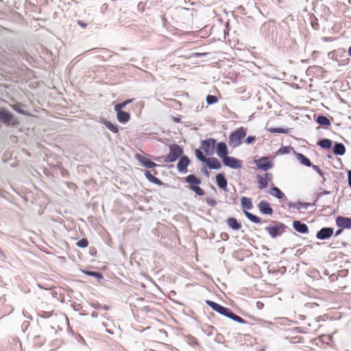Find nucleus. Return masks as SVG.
Segmentation results:
<instances>
[{"label": "nucleus", "instance_id": "9b49d317", "mask_svg": "<svg viewBox=\"0 0 351 351\" xmlns=\"http://www.w3.org/2000/svg\"><path fill=\"white\" fill-rule=\"evenodd\" d=\"M336 224L339 228L351 229V218L339 216L336 218Z\"/></svg>", "mask_w": 351, "mask_h": 351}, {"label": "nucleus", "instance_id": "b1692460", "mask_svg": "<svg viewBox=\"0 0 351 351\" xmlns=\"http://www.w3.org/2000/svg\"><path fill=\"white\" fill-rule=\"evenodd\" d=\"M296 158L300 161V163L305 165L306 167H311L312 163L311 160L304 154L298 153L296 154Z\"/></svg>", "mask_w": 351, "mask_h": 351}, {"label": "nucleus", "instance_id": "473e14b6", "mask_svg": "<svg viewBox=\"0 0 351 351\" xmlns=\"http://www.w3.org/2000/svg\"><path fill=\"white\" fill-rule=\"evenodd\" d=\"M133 101L132 99H127L122 103L117 104L114 106V110H122V108L125 107L128 104H130Z\"/></svg>", "mask_w": 351, "mask_h": 351}, {"label": "nucleus", "instance_id": "423d86ee", "mask_svg": "<svg viewBox=\"0 0 351 351\" xmlns=\"http://www.w3.org/2000/svg\"><path fill=\"white\" fill-rule=\"evenodd\" d=\"M216 141L214 138H207L202 141V148L207 156L214 154Z\"/></svg>", "mask_w": 351, "mask_h": 351}, {"label": "nucleus", "instance_id": "49530a36", "mask_svg": "<svg viewBox=\"0 0 351 351\" xmlns=\"http://www.w3.org/2000/svg\"><path fill=\"white\" fill-rule=\"evenodd\" d=\"M348 184L351 186V170L348 171Z\"/></svg>", "mask_w": 351, "mask_h": 351}, {"label": "nucleus", "instance_id": "4468645a", "mask_svg": "<svg viewBox=\"0 0 351 351\" xmlns=\"http://www.w3.org/2000/svg\"><path fill=\"white\" fill-rule=\"evenodd\" d=\"M293 228L295 231L302 234H307L309 231L308 226L300 221H294Z\"/></svg>", "mask_w": 351, "mask_h": 351}, {"label": "nucleus", "instance_id": "09e8293b", "mask_svg": "<svg viewBox=\"0 0 351 351\" xmlns=\"http://www.w3.org/2000/svg\"><path fill=\"white\" fill-rule=\"evenodd\" d=\"M77 24L80 25L81 27H82L83 28H85L86 27V24L83 23L82 21H77Z\"/></svg>", "mask_w": 351, "mask_h": 351}, {"label": "nucleus", "instance_id": "37998d69", "mask_svg": "<svg viewBox=\"0 0 351 351\" xmlns=\"http://www.w3.org/2000/svg\"><path fill=\"white\" fill-rule=\"evenodd\" d=\"M256 140V137L254 136H248L245 139V143L247 144H250Z\"/></svg>", "mask_w": 351, "mask_h": 351}, {"label": "nucleus", "instance_id": "6ab92c4d", "mask_svg": "<svg viewBox=\"0 0 351 351\" xmlns=\"http://www.w3.org/2000/svg\"><path fill=\"white\" fill-rule=\"evenodd\" d=\"M117 112V117L120 123H126L130 119V115L128 112L123 110H115Z\"/></svg>", "mask_w": 351, "mask_h": 351}, {"label": "nucleus", "instance_id": "c03bdc74", "mask_svg": "<svg viewBox=\"0 0 351 351\" xmlns=\"http://www.w3.org/2000/svg\"><path fill=\"white\" fill-rule=\"evenodd\" d=\"M152 183L157 184L158 186H162L163 184V182L158 178L154 177L153 180L152 181Z\"/></svg>", "mask_w": 351, "mask_h": 351}, {"label": "nucleus", "instance_id": "79ce46f5", "mask_svg": "<svg viewBox=\"0 0 351 351\" xmlns=\"http://www.w3.org/2000/svg\"><path fill=\"white\" fill-rule=\"evenodd\" d=\"M13 108L14 110H16V112L21 114H25V110H23L21 107H19L18 105L14 106Z\"/></svg>", "mask_w": 351, "mask_h": 351}, {"label": "nucleus", "instance_id": "ea45409f", "mask_svg": "<svg viewBox=\"0 0 351 351\" xmlns=\"http://www.w3.org/2000/svg\"><path fill=\"white\" fill-rule=\"evenodd\" d=\"M206 202L208 206H212V207H214L217 205V201L213 199L207 198L206 199Z\"/></svg>", "mask_w": 351, "mask_h": 351}, {"label": "nucleus", "instance_id": "7c9ffc66", "mask_svg": "<svg viewBox=\"0 0 351 351\" xmlns=\"http://www.w3.org/2000/svg\"><path fill=\"white\" fill-rule=\"evenodd\" d=\"M83 273L88 276L97 278L98 282L103 278L101 274L97 271L84 270Z\"/></svg>", "mask_w": 351, "mask_h": 351}, {"label": "nucleus", "instance_id": "ddd939ff", "mask_svg": "<svg viewBox=\"0 0 351 351\" xmlns=\"http://www.w3.org/2000/svg\"><path fill=\"white\" fill-rule=\"evenodd\" d=\"M217 155L221 158V159H223L225 157L228 156V151L227 145L223 142H219L217 144V150H216Z\"/></svg>", "mask_w": 351, "mask_h": 351}, {"label": "nucleus", "instance_id": "f257e3e1", "mask_svg": "<svg viewBox=\"0 0 351 351\" xmlns=\"http://www.w3.org/2000/svg\"><path fill=\"white\" fill-rule=\"evenodd\" d=\"M241 204L243 208V211L245 217L252 222L255 223H261L260 217L256 215H253L252 213L247 211L246 210H250L253 207L252 202L251 199L247 198L246 197H242L241 199Z\"/></svg>", "mask_w": 351, "mask_h": 351}, {"label": "nucleus", "instance_id": "aec40b11", "mask_svg": "<svg viewBox=\"0 0 351 351\" xmlns=\"http://www.w3.org/2000/svg\"><path fill=\"white\" fill-rule=\"evenodd\" d=\"M227 225L229 228L234 230H238L241 228V224L234 217H230L227 220Z\"/></svg>", "mask_w": 351, "mask_h": 351}, {"label": "nucleus", "instance_id": "bb28decb", "mask_svg": "<svg viewBox=\"0 0 351 351\" xmlns=\"http://www.w3.org/2000/svg\"><path fill=\"white\" fill-rule=\"evenodd\" d=\"M316 122L322 126H328L330 125V121L328 117L324 115H319L316 119Z\"/></svg>", "mask_w": 351, "mask_h": 351}, {"label": "nucleus", "instance_id": "f704fd0d", "mask_svg": "<svg viewBox=\"0 0 351 351\" xmlns=\"http://www.w3.org/2000/svg\"><path fill=\"white\" fill-rule=\"evenodd\" d=\"M189 189L191 190H192L193 191H194L198 195H204V190L202 188H200L199 186H198L197 185V186H195V185L190 186Z\"/></svg>", "mask_w": 351, "mask_h": 351}, {"label": "nucleus", "instance_id": "1a4fd4ad", "mask_svg": "<svg viewBox=\"0 0 351 351\" xmlns=\"http://www.w3.org/2000/svg\"><path fill=\"white\" fill-rule=\"evenodd\" d=\"M334 229L330 227H324L317 231L316 237L319 240L328 239L333 234Z\"/></svg>", "mask_w": 351, "mask_h": 351}, {"label": "nucleus", "instance_id": "393cba45", "mask_svg": "<svg viewBox=\"0 0 351 351\" xmlns=\"http://www.w3.org/2000/svg\"><path fill=\"white\" fill-rule=\"evenodd\" d=\"M269 194L274 197H276L278 199H282L285 197V194L276 186H274L269 191Z\"/></svg>", "mask_w": 351, "mask_h": 351}, {"label": "nucleus", "instance_id": "4c0bfd02", "mask_svg": "<svg viewBox=\"0 0 351 351\" xmlns=\"http://www.w3.org/2000/svg\"><path fill=\"white\" fill-rule=\"evenodd\" d=\"M206 102L208 104H213L217 102V97L215 95H208L206 97Z\"/></svg>", "mask_w": 351, "mask_h": 351}, {"label": "nucleus", "instance_id": "a211bd4d", "mask_svg": "<svg viewBox=\"0 0 351 351\" xmlns=\"http://www.w3.org/2000/svg\"><path fill=\"white\" fill-rule=\"evenodd\" d=\"M333 153L336 156H343L346 153V147L341 143L336 142L333 146Z\"/></svg>", "mask_w": 351, "mask_h": 351}, {"label": "nucleus", "instance_id": "f03ea898", "mask_svg": "<svg viewBox=\"0 0 351 351\" xmlns=\"http://www.w3.org/2000/svg\"><path fill=\"white\" fill-rule=\"evenodd\" d=\"M246 129L239 128L232 132L229 136L228 145L230 147H236L241 145V140L245 136Z\"/></svg>", "mask_w": 351, "mask_h": 351}, {"label": "nucleus", "instance_id": "5701e85b", "mask_svg": "<svg viewBox=\"0 0 351 351\" xmlns=\"http://www.w3.org/2000/svg\"><path fill=\"white\" fill-rule=\"evenodd\" d=\"M12 119V114L9 112L1 110H0V120L3 123H9Z\"/></svg>", "mask_w": 351, "mask_h": 351}, {"label": "nucleus", "instance_id": "bf43d9fd", "mask_svg": "<svg viewBox=\"0 0 351 351\" xmlns=\"http://www.w3.org/2000/svg\"><path fill=\"white\" fill-rule=\"evenodd\" d=\"M328 157L329 158H330L332 157V156H331V155H330V154H328Z\"/></svg>", "mask_w": 351, "mask_h": 351}, {"label": "nucleus", "instance_id": "de8ad7c7", "mask_svg": "<svg viewBox=\"0 0 351 351\" xmlns=\"http://www.w3.org/2000/svg\"><path fill=\"white\" fill-rule=\"evenodd\" d=\"M311 25H312L313 29H318L319 25H318V23L317 22L312 21L311 22Z\"/></svg>", "mask_w": 351, "mask_h": 351}, {"label": "nucleus", "instance_id": "c756f323", "mask_svg": "<svg viewBox=\"0 0 351 351\" xmlns=\"http://www.w3.org/2000/svg\"><path fill=\"white\" fill-rule=\"evenodd\" d=\"M105 126L113 133H117L119 132L118 127L116 124H114L108 121H104Z\"/></svg>", "mask_w": 351, "mask_h": 351}, {"label": "nucleus", "instance_id": "0eeeda50", "mask_svg": "<svg viewBox=\"0 0 351 351\" xmlns=\"http://www.w3.org/2000/svg\"><path fill=\"white\" fill-rule=\"evenodd\" d=\"M206 303L210 307H211L213 310L215 311L216 312H217L219 314L223 315L226 317H227V315L230 310V308L225 307L223 306H221L219 304L213 301H211V300H208L206 301Z\"/></svg>", "mask_w": 351, "mask_h": 351}, {"label": "nucleus", "instance_id": "2eb2a0df", "mask_svg": "<svg viewBox=\"0 0 351 351\" xmlns=\"http://www.w3.org/2000/svg\"><path fill=\"white\" fill-rule=\"evenodd\" d=\"M136 158L138 160L139 162H141L142 165L144 166L145 167L152 169L157 166V164H156L151 160L139 154L136 156Z\"/></svg>", "mask_w": 351, "mask_h": 351}, {"label": "nucleus", "instance_id": "603ef678", "mask_svg": "<svg viewBox=\"0 0 351 351\" xmlns=\"http://www.w3.org/2000/svg\"><path fill=\"white\" fill-rule=\"evenodd\" d=\"M329 193H330L329 191L324 190L322 193H319V196L320 197L322 195H327Z\"/></svg>", "mask_w": 351, "mask_h": 351}, {"label": "nucleus", "instance_id": "f8f14e48", "mask_svg": "<svg viewBox=\"0 0 351 351\" xmlns=\"http://www.w3.org/2000/svg\"><path fill=\"white\" fill-rule=\"evenodd\" d=\"M258 208L263 215H271L273 214V209L270 204L265 200H262L258 203Z\"/></svg>", "mask_w": 351, "mask_h": 351}, {"label": "nucleus", "instance_id": "9d476101", "mask_svg": "<svg viewBox=\"0 0 351 351\" xmlns=\"http://www.w3.org/2000/svg\"><path fill=\"white\" fill-rule=\"evenodd\" d=\"M191 160L186 156H182L177 165V168L179 172L180 173H186L187 172V167L190 164Z\"/></svg>", "mask_w": 351, "mask_h": 351}, {"label": "nucleus", "instance_id": "6e6552de", "mask_svg": "<svg viewBox=\"0 0 351 351\" xmlns=\"http://www.w3.org/2000/svg\"><path fill=\"white\" fill-rule=\"evenodd\" d=\"M256 167L263 171H267L272 168L273 165L267 157H262L258 160H255Z\"/></svg>", "mask_w": 351, "mask_h": 351}, {"label": "nucleus", "instance_id": "13d9d810", "mask_svg": "<svg viewBox=\"0 0 351 351\" xmlns=\"http://www.w3.org/2000/svg\"><path fill=\"white\" fill-rule=\"evenodd\" d=\"M106 331L110 334H112V332L110 330H106Z\"/></svg>", "mask_w": 351, "mask_h": 351}, {"label": "nucleus", "instance_id": "72a5a7b5", "mask_svg": "<svg viewBox=\"0 0 351 351\" xmlns=\"http://www.w3.org/2000/svg\"><path fill=\"white\" fill-rule=\"evenodd\" d=\"M269 132L271 133H281V134H287L289 132V129L283 128H271L269 130Z\"/></svg>", "mask_w": 351, "mask_h": 351}, {"label": "nucleus", "instance_id": "5fc2aeb1", "mask_svg": "<svg viewBox=\"0 0 351 351\" xmlns=\"http://www.w3.org/2000/svg\"><path fill=\"white\" fill-rule=\"evenodd\" d=\"M328 340L331 341L332 338V335H329L326 337Z\"/></svg>", "mask_w": 351, "mask_h": 351}, {"label": "nucleus", "instance_id": "39448f33", "mask_svg": "<svg viewBox=\"0 0 351 351\" xmlns=\"http://www.w3.org/2000/svg\"><path fill=\"white\" fill-rule=\"evenodd\" d=\"M222 162L223 165L233 169H238L242 167V161L241 160L229 156L222 159Z\"/></svg>", "mask_w": 351, "mask_h": 351}, {"label": "nucleus", "instance_id": "a18cd8bd", "mask_svg": "<svg viewBox=\"0 0 351 351\" xmlns=\"http://www.w3.org/2000/svg\"><path fill=\"white\" fill-rule=\"evenodd\" d=\"M265 178L268 181H271L273 179V176L271 173H266L265 174Z\"/></svg>", "mask_w": 351, "mask_h": 351}, {"label": "nucleus", "instance_id": "7ed1b4c3", "mask_svg": "<svg viewBox=\"0 0 351 351\" xmlns=\"http://www.w3.org/2000/svg\"><path fill=\"white\" fill-rule=\"evenodd\" d=\"M183 154V149L177 144L169 145V153L164 158L165 162H173L180 158Z\"/></svg>", "mask_w": 351, "mask_h": 351}, {"label": "nucleus", "instance_id": "4be33fe9", "mask_svg": "<svg viewBox=\"0 0 351 351\" xmlns=\"http://www.w3.org/2000/svg\"><path fill=\"white\" fill-rule=\"evenodd\" d=\"M287 206L289 208H293L299 210L301 208L306 209L307 208H308L311 206V204L309 203L301 202H298L297 204L293 203L291 202H289L287 203Z\"/></svg>", "mask_w": 351, "mask_h": 351}, {"label": "nucleus", "instance_id": "58836bf2", "mask_svg": "<svg viewBox=\"0 0 351 351\" xmlns=\"http://www.w3.org/2000/svg\"><path fill=\"white\" fill-rule=\"evenodd\" d=\"M290 149H291V147L284 146V147H281L279 149L278 152L280 153L281 154H285L289 153Z\"/></svg>", "mask_w": 351, "mask_h": 351}, {"label": "nucleus", "instance_id": "3c124183", "mask_svg": "<svg viewBox=\"0 0 351 351\" xmlns=\"http://www.w3.org/2000/svg\"><path fill=\"white\" fill-rule=\"evenodd\" d=\"M343 230L342 229H339L335 232V236H339L342 233Z\"/></svg>", "mask_w": 351, "mask_h": 351}, {"label": "nucleus", "instance_id": "20e7f679", "mask_svg": "<svg viewBox=\"0 0 351 351\" xmlns=\"http://www.w3.org/2000/svg\"><path fill=\"white\" fill-rule=\"evenodd\" d=\"M274 226L265 227V230L269 233L271 238H276L280 236L286 229V226L279 221H273Z\"/></svg>", "mask_w": 351, "mask_h": 351}, {"label": "nucleus", "instance_id": "2f4dec72", "mask_svg": "<svg viewBox=\"0 0 351 351\" xmlns=\"http://www.w3.org/2000/svg\"><path fill=\"white\" fill-rule=\"evenodd\" d=\"M195 154L196 158L201 162L206 163V160H208V158H206L202 153V152L199 149H196L195 150Z\"/></svg>", "mask_w": 351, "mask_h": 351}, {"label": "nucleus", "instance_id": "6e6d98bb", "mask_svg": "<svg viewBox=\"0 0 351 351\" xmlns=\"http://www.w3.org/2000/svg\"><path fill=\"white\" fill-rule=\"evenodd\" d=\"M91 315H92V317H96L97 316V313L93 312Z\"/></svg>", "mask_w": 351, "mask_h": 351}, {"label": "nucleus", "instance_id": "864d4df0", "mask_svg": "<svg viewBox=\"0 0 351 351\" xmlns=\"http://www.w3.org/2000/svg\"><path fill=\"white\" fill-rule=\"evenodd\" d=\"M202 171H203L204 174L208 176L209 173H208V170L206 169V168H204L202 169Z\"/></svg>", "mask_w": 351, "mask_h": 351}, {"label": "nucleus", "instance_id": "4d7b16f0", "mask_svg": "<svg viewBox=\"0 0 351 351\" xmlns=\"http://www.w3.org/2000/svg\"><path fill=\"white\" fill-rule=\"evenodd\" d=\"M348 54H349L350 56H351V46L348 49Z\"/></svg>", "mask_w": 351, "mask_h": 351}, {"label": "nucleus", "instance_id": "8fccbe9b", "mask_svg": "<svg viewBox=\"0 0 351 351\" xmlns=\"http://www.w3.org/2000/svg\"><path fill=\"white\" fill-rule=\"evenodd\" d=\"M221 238L223 240H227L229 238V235L227 233H224L223 234H221Z\"/></svg>", "mask_w": 351, "mask_h": 351}, {"label": "nucleus", "instance_id": "c85d7f7f", "mask_svg": "<svg viewBox=\"0 0 351 351\" xmlns=\"http://www.w3.org/2000/svg\"><path fill=\"white\" fill-rule=\"evenodd\" d=\"M256 178L260 189H263L267 187L268 182L265 178L261 176H257Z\"/></svg>", "mask_w": 351, "mask_h": 351}, {"label": "nucleus", "instance_id": "a19ab883", "mask_svg": "<svg viewBox=\"0 0 351 351\" xmlns=\"http://www.w3.org/2000/svg\"><path fill=\"white\" fill-rule=\"evenodd\" d=\"M145 178L150 182H152V181L153 180L155 176H154L151 172L149 171H147L145 173Z\"/></svg>", "mask_w": 351, "mask_h": 351}, {"label": "nucleus", "instance_id": "cd10ccee", "mask_svg": "<svg viewBox=\"0 0 351 351\" xmlns=\"http://www.w3.org/2000/svg\"><path fill=\"white\" fill-rule=\"evenodd\" d=\"M227 317L237 322H239V323H241V324H245L247 323V321H245V319H243L242 317H241L240 316L234 314L232 311L231 309L230 310L228 315H227Z\"/></svg>", "mask_w": 351, "mask_h": 351}, {"label": "nucleus", "instance_id": "412c9836", "mask_svg": "<svg viewBox=\"0 0 351 351\" xmlns=\"http://www.w3.org/2000/svg\"><path fill=\"white\" fill-rule=\"evenodd\" d=\"M185 182L189 183L190 186H197L198 184H200L202 181L199 178L196 177L195 175L191 174L185 178Z\"/></svg>", "mask_w": 351, "mask_h": 351}, {"label": "nucleus", "instance_id": "a878e982", "mask_svg": "<svg viewBox=\"0 0 351 351\" xmlns=\"http://www.w3.org/2000/svg\"><path fill=\"white\" fill-rule=\"evenodd\" d=\"M317 145L323 149H330L332 145V142L328 138H323L317 142Z\"/></svg>", "mask_w": 351, "mask_h": 351}, {"label": "nucleus", "instance_id": "dca6fc26", "mask_svg": "<svg viewBox=\"0 0 351 351\" xmlns=\"http://www.w3.org/2000/svg\"><path fill=\"white\" fill-rule=\"evenodd\" d=\"M206 164L210 169H219L221 167V162L215 157L208 158Z\"/></svg>", "mask_w": 351, "mask_h": 351}, {"label": "nucleus", "instance_id": "e433bc0d", "mask_svg": "<svg viewBox=\"0 0 351 351\" xmlns=\"http://www.w3.org/2000/svg\"><path fill=\"white\" fill-rule=\"evenodd\" d=\"M76 245L79 247L84 248L88 246V242L86 239H82L77 242Z\"/></svg>", "mask_w": 351, "mask_h": 351}, {"label": "nucleus", "instance_id": "f3484780", "mask_svg": "<svg viewBox=\"0 0 351 351\" xmlns=\"http://www.w3.org/2000/svg\"><path fill=\"white\" fill-rule=\"evenodd\" d=\"M216 182L217 184L219 186V188L221 189L222 190L226 191H227V180L226 179L225 176L222 173H218L216 176Z\"/></svg>", "mask_w": 351, "mask_h": 351}, {"label": "nucleus", "instance_id": "c9c22d12", "mask_svg": "<svg viewBox=\"0 0 351 351\" xmlns=\"http://www.w3.org/2000/svg\"><path fill=\"white\" fill-rule=\"evenodd\" d=\"M311 167L315 171H317L322 176V178L323 179V180H322V184H323L326 180V179L324 178V171L317 165H312Z\"/></svg>", "mask_w": 351, "mask_h": 351}]
</instances>
